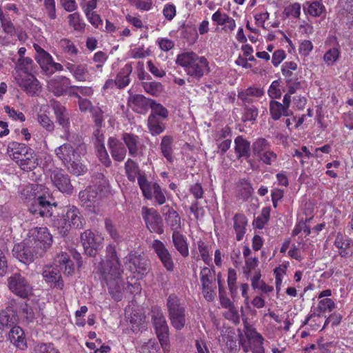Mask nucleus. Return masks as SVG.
<instances>
[{"label": "nucleus", "instance_id": "1", "mask_svg": "<svg viewBox=\"0 0 353 353\" xmlns=\"http://www.w3.org/2000/svg\"><path fill=\"white\" fill-rule=\"evenodd\" d=\"M38 187L39 185L37 184L25 186L21 190V197L29 201L33 199V202L29 208V211L32 215L36 217L51 216L52 206L56 207L57 203L55 202L52 203L50 201V198L46 195L36 196L34 191L37 190Z\"/></svg>", "mask_w": 353, "mask_h": 353}, {"label": "nucleus", "instance_id": "2", "mask_svg": "<svg viewBox=\"0 0 353 353\" xmlns=\"http://www.w3.org/2000/svg\"><path fill=\"white\" fill-rule=\"evenodd\" d=\"M98 270L103 278H117L121 275L123 270L115 245L110 244L106 247L105 260L101 261Z\"/></svg>", "mask_w": 353, "mask_h": 353}, {"label": "nucleus", "instance_id": "3", "mask_svg": "<svg viewBox=\"0 0 353 353\" xmlns=\"http://www.w3.org/2000/svg\"><path fill=\"white\" fill-rule=\"evenodd\" d=\"M166 306L172 326L176 330H181L186 322V310L180 299L176 294H171L167 299Z\"/></svg>", "mask_w": 353, "mask_h": 353}, {"label": "nucleus", "instance_id": "4", "mask_svg": "<svg viewBox=\"0 0 353 353\" xmlns=\"http://www.w3.org/2000/svg\"><path fill=\"white\" fill-rule=\"evenodd\" d=\"M138 184L145 199H154L159 205L165 203L167 190L163 189L158 183L150 182L146 176H141L138 179Z\"/></svg>", "mask_w": 353, "mask_h": 353}, {"label": "nucleus", "instance_id": "5", "mask_svg": "<svg viewBox=\"0 0 353 353\" xmlns=\"http://www.w3.org/2000/svg\"><path fill=\"white\" fill-rule=\"evenodd\" d=\"M30 235L27 238L36 250V253L42 256L50 248L52 243V236L47 228H35L30 232Z\"/></svg>", "mask_w": 353, "mask_h": 353}, {"label": "nucleus", "instance_id": "6", "mask_svg": "<svg viewBox=\"0 0 353 353\" xmlns=\"http://www.w3.org/2000/svg\"><path fill=\"white\" fill-rule=\"evenodd\" d=\"M8 286L12 292L21 298L25 299L32 294V285L19 272L14 273L8 278Z\"/></svg>", "mask_w": 353, "mask_h": 353}, {"label": "nucleus", "instance_id": "7", "mask_svg": "<svg viewBox=\"0 0 353 353\" xmlns=\"http://www.w3.org/2000/svg\"><path fill=\"white\" fill-rule=\"evenodd\" d=\"M12 252L14 257L25 264L32 263L35 257H41L39 254L36 253V250L27 239L15 244Z\"/></svg>", "mask_w": 353, "mask_h": 353}, {"label": "nucleus", "instance_id": "8", "mask_svg": "<svg viewBox=\"0 0 353 353\" xmlns=\"http://www.w3.org/2000/svg\"><path fill=\"white\" fill-rule=\"evenodd\" d=\"M84 254L87 256L94 257L97 252L102 248L103 238L95 234L92 230H87L81 235Z\"/></svg>", "mask_w": 353, "mask_h": 353}, {"label": "nucleus", "instance_id": "9", "mask_svg": "<svg viewBox=\"0 0 353 353\" xmlns=\"http://www.w3.org/2000/svg\"><path fill=\"white\" fill-rule=\"evenodd\" d=\"M152 319L158 339L162 347L165 349L168 345L169 332V328L165 318L161 310H157L153 311Z\"/></svg>", "mask_w": 353, "mask_h": 353}, {"label": "nucleus", "instance_id": "10", "mask_svg": "<svg viewBox=\"0 0 353 353\" xmlns=\"http://www.w3.org/2000/svg\"><path fill=\"white\" fill-rule=\"evenodd\" d=\"M143 219L147 228L151 232L161 234L163 232V220L157 210L153 208L143 207L141 209Z\"/></svg>", "mask_w": 353, "mask_h": 353}, {"label": "nucleus", "instance_id": "11", "mask_svg": "<svg viewBox=\"0 0 353 353\" xmlns=\"http://www.w3.org/2000/svg\"><path fill=\"white\" fill-rule=\"evenodd\" d=\"M121 141L128 151L129 155L133 158L143 155L145 149L141 138L132 132H123Z\"/></svg>", "mask_w": 353, "mask_h": 353}, {"label": "nucleus", "instance_id": "12", "mask_svg": "<svg viewBox=\"0 0 353 353\" xmlns=\"http://www.w3.org/2000/svg\"><path fill=\"white\" fill-rule=\"evenodd\" d=\"M50 177L53 185L61 192L68 194L72 192V185L69 176L65 172L58 168L50 170Z\"/></svg>", "mask_w": 353, "mask_h": 353}, {"label": "nucleus", "instance_id": "13", "mask_svg": "<svg viewBox=\"0 0 353 353\" xmlns=\"http://www.w3.org/2000/svg\"><path fill=\"white\" fill-rule=\"evenodd\" d=\"M15 80L17 85L28 95L34 96L41 92L40 83L33 74H18L15 77Z\"/></svg>", "mask_w": 353, "mask_h": 353}, {"label": "nucleus", "instance_id": "14", "mask_svg": "<svg viewBox=\"0 0 353 353\" xmlns=\"http://www.w3.org/2000/svg\"><path fill=\"white\" fill-rule=\"evenodd\" d=\"M50 106L54 112L56 122L62 127L63 130L70 128V111L59 101L52 99L50 101Z\"/></svg>", "mask_w": 353, "mask_h": 353}, {"label": "nucleus", "instance_id": "15", "mask_svg": "<svg viewBox=\"0 0 353 353\" xmlns=\"http://www.w3.org/2000/svg\"><path fill=\"white\" fill-rule=\"evenodd\" d=\"M209 63L205 57H200L193 65L186 72L188 81L192 83L199 81L205 74L209 72Z\"/></svg>", "mask_w": 353, "mask_h": 353}, {"label": "nucleus", "instance_id": "16", "mask_svg": "<svg viewBox=\"0 0 353 353\" xmlns=\"http://www.w3.org/2000/svg\"><path fill=\"white\" fill-rule=\"evenodd\" d=\"M79 197L82 205L89 212L93 214H98L100 210L97 199L98 193L95 190L88 188L81 191L79 194Z\"/></svg>", "mask_w": 353, "mask_h": 353}, {"label": "nucleus", "instance_id": "17", "mask_svg": "<svg viewBox=\"0 0 353 353\" xmlns=\"http://www.w3.org/2000/svg\"><path fill=\"white\" fill-rule=\"evenodd\" d=\"M152 248L154 249L155 253L158 256V258L167 271H173L174 264L172 260V256L169 250L165 248V245L161 241L156 239L153 241Z\"/></svg>", "mask_w": 353, "mask_h": 353}, {"label": "nucleus", "instance_id": "18", "mask_svg": "<svg viewBox=\"0 0 353 353\" xmlns=\"http://www.w3.org/2000/svg\"><path fill=\"white\" fill-rule=\"evenodd\" d=\"M154 99L146 98L143 94L130 95L128 98V105L132 110L139 114H145L150 108Z\"/></svg>", "mask_w": 353, "mask_h": 353}, {"label": "nucleus", "instance_id": "19", "mask_svg": "<svg viewBox=\"0 0 353 353\" xmlns=\"http://www.w3.org/2000/svg\"><path fill=\"white\" fill-rule=\"evenodd\" d=\"M71 84V80L65 76H57L48 82V89L54 96H65V91Z\"/></svg>", "mask_w": 353, "mask_h": 353}, {"label": "nucleus", "instance_id": "20", "mask_svg": "<svg viewBox=\"0 0 353 353\" xmlns=\"http://www.w3.org/2000/svg\"><path fill=\"white\" fill-rule=\"evenodd\" d=\"M108 146L112 159L118 162L123 161L127 154V149L123 142L114 137L108 140Z\"/></svg>", "mask_w": 353, "mask_h": 353}, {"label": "nucleus", "instance_id": "21", "mask_svg": "<svg viewBox=\"0 0 353 353\" xmlns=\"http://www.w3.org/2000/svg\"><path fill=\"white\" fill-rule=\"evenodd\" d=\"M42 275L50 287L63 289L64 283L59 269L54 267H47L43 270Z\"/></svg>", "mask_w": 353, "mask_h": 353}, {"label": "nucleus", "instance_id": "22", "mask_svg": "<svg viewBox=\"0 0 353 353\" xmlns=\"http://www.w3.org/2000/svg\"><path fill=\"white\" fill-rule=\"evenodd\" d=\"M161 212L165 218L166 223L172 231L181 228V221L179 213L168 205H165L161 209Z\"/></svg>", "mask_w": 353, "mask_h": 353}, {"label": "nucleus", "instance_id": "23", "mask_svg": "<svg viewBox=\"0 0 353 353\" xmlns=\"http://www.w3.org/2000/svg\"><path fill=\"white\" fill-rule=\"evenodd\" d=\"M125 259L129 262V269L131 272H137L142 275L147 272L148 265V260L145 258L141 255L137 256L130 253Z\"/></svg>", "mask_w": 353, "mask_h": 353}, {"label": "nucleus", "instance_id": "24", "mask_svg": "<svg viewBox=\"0 0 353 353\" xmlns=\"http://www.w3.org/2000/svg\"><path fill=\"white\" fill-rule=\"evenodd\" d=\"M246 338L250 344H251V351L252 353H265L263 347V337L258 333L254 329H249L245 332Z\"/></svg>", "mask_w": 353, "mask_h": 353}, {"label": "nucleus", "instance_id": "25", "mask_svg": "<svg viewBox=\"0 0 353 353\" xmlns=\"http://www.w3.org/2000/svg\"><path fill=\"white\" fill-rule=\"evenodd\" d=\"M234 152L238 159H248L251 155L250 143L242 136H237L234 139Z\"/></svg>", "mask_w": 353, "mask_h": 353}, {"label": "nucleus", "instance_id": "26", "mask_svg": "<svg viewBox=\"0 0 353 353\" xmlns=\"http://www.w3.org/2000/svg\"><path fill=\"white\" fill-rule=\"evenodd\" d=\"M121 277V275L117 278H103L108 286L110 295L117 301H121L123 297V285Z\"/></svg>", "mask_w": 353, "mask_h": 353}, {"label": "nucleus", "instance_id": "27", "mask_svg": "<svg viewBox=\"0 0 353 353\" xmlns=\"http://www.w3.org/2000/svg\"><path fill=\"white\" fill-rule=\"evenodd\" d=\"M71 228L81 229L83 226L84 219L79 210L74 205L68 208L63 214Z\"/></svg>", "mask_w": 353, "mask_h": 353}, {"label": "nucleus", "instance_id": "28", "mask_svg": "<svg viewBox=\"0 0 353 353\" xmlns=\"http://www.w3.org/2000/svg\"><path fill=\"white\" fill-rule=\"evenodd\" d=\"M54 153L63 165H67L77 156L75 150L70 143H63L57 147Z\"/></svg>", "mask_w": 353, "mask_h": 353}, {"label": "nucleus", "instance_id": "29", "mask_svg": "<svg viewBox=\"0 0 353 353\" xmlns=\"http://www.w3.org/2000/svg\"><path fill=\"white\" fill-rule=\"evenodd\" d=\"M50 218L51 225L54 228L61 236H65L68 234L70 230L71 229L70 225L68 223L64 214L46 216Z\"/></svg>", "mask_w": 353, "mask_h": 353}, {"label": "nucleus", "instance_id": "30", "mask_svg": "<svg viewBox=\"0 0 353 353\" xmlns=\"http://www.w3.org/2000/svg\"><path fill=\"white\" fill-rule=\"evenodd\" d=\"M172 239L176 250L182 256L187 257L189 255V249L186 237L178 230L173 231Z\"/></svg>", "mask_w": 353, "mask_h": 353}, {"label": "nucleus", "instance_id": "31", "mask_svg": "<svg viewBox=\"0 0 353 353\" xmlns=\"http://www.w3.org/2000/svg\"><path fill=\"white\" fill-rule=\"evenodd\" d=\"M199 57L200 56L192 51L183 52L177 55L176 63L183 68L186 72L199 60Z\"/></svg>", "mask_w": 353, "mask_h": 353}, {"label": "nucleus", "instance_id": "32", "mask_svg": "<svg viewBox=\"0 0 353 353\" xmlns=\"http://www.w3.org/2000/svg\"><path fill=\"white\" fill-rule=\"evenodd\" d=\"M33 47L36 51L35 59L37 63L43 70H50V65L53 60L52 56L37 43H34Z\"/></svg>", "mask_w": 353, "mask_h": 353}, {"label": "nucleus", "instance_id": "33", "mask_svg": "<svg viewBox=\"0 0 353 353\" xmlns=\"http://www.w3.org/2000/svg\"><path fill=\"white\" fill-rule=\"evenodd\" d=\"M233 221L234 230L236 233V241H240L243 239L246 232L248 219L243 214L236 213L233 217Z\"/></svg>", "mask_w": 353, "mask_h": 353}, {"label": "nucleus", "instance_id": "34", "mask_svg": "<svg viewBox=\"0 0 353 353\" xmlns=\"http://www.w3.org/2000/svg\"><path fill=\"white\" fill-rule=\"evenodd\" d=\"M173 141L174 139L170 135H165L162 137L160 143V150L161 154L166 159L169 163H173Z\"/></svg>", "mask_w": 353, "mask_h": 353}, {"label": "nucleus", "instance_id": "35", "mask_svg": "<svg viewBox=\"0 0 353 353\" xmlns=\"http://www.w3.org/2000/svg\"><path fill=\"white\" fill-rule=\"evenodd\" d=\"M7 150L12 159H19V155H23L24 153L33 154L34 150L25 143L12 141L8 143Z\"/></svg>", "mask_w": 353, "mask_h": 353}, {"label": "nucleus", "instance_id": "36", "mask_svg": "<svg viewBox=\"0 0 353 353\" xmlns=\"http://www.w3.org/2000/svg\"><path fill=\"white\" fill-rule=\"evenodd\" d=\"M21 312L23 317L28 323H32L39 316L40 308L36 303L25 302L21 305Z\"/></svg>", "mask_w": 353, "mask_h": 353}, {"label": "nucleus", "instance_id": "37", "mask_svg": "<svg viewBox=\"0 0 353 353\" xmlns=\"http://www.w3.org/2000/svg\"><path fill=\"white\" fill-rule=\"evenodd\" d=\"M125 171L128 180L134 182L141 176H145L139 169V165L132 159H128L125 163Z\"/></svg>", "mask_w": 353, "mask_h": 353}, {"label": "nucleus", "instance_id": "38", "mask_svg": "<svg viewBox=\"0 0 353 353\" xmlns=\"http://www.w3.org/2000/svg\"><path fill=\"white\" fill-rule=\"evenodd\" d=\"M165 119H161L151 116L148 118V128L152 136H157L166 129Z\"/></svg>", "mask_w": 353, "mask_h": 353}, {"label": "nucleus", "instance_id": "39", "mask_svg": "<svg viewBox=\"0 0 353 353\" xmlns=\"http://www.w3.org/2000/svg\"><path fill=\"white\" fill-rule=\"evenodd\" d=\"M132 72V66L131 63L125 64L124 67L121 69L115 79L116 86L118 88L122 89L128 85L130 83L129 76Z\"/></svg>", "mask_w": 353, "mask_h": 353}, {"label": "nucleus", "instance_id": "40", "mask_svg": "<svg viewBox=\"0 0 353 353\" xmlns=\"http://www.w3.org/2000/svg\"><path fill=\"white\" fill-rule=\"evenodd\" d=\"M303 10L305 14L312 17H320L323 13H325L326 10L325 6L321 1H307L303 5Z\"/></svg>", "mask_w": 353, "mask_h": 353}, {"label": "nucleus", "instance_id": "41", "mask_svg": "<svg viewBox=\"0 0 353 353\" xmlns=\"http://www.w3.org/2000/svg\"><path fill=\"white\" fill-rule=\"evenodd\" d=\"M270 112L274 121L279 120L282 116L288 117L292 114L291 111L286 110L281 103L274 100H271L270 102Z\"/></svg>", "mask_w": 353, "mask_h": 353}, {"label": "nucleus", "instance_id": "42", "mask_svg": "<svg viewBox=\"0 0 353 353\" xmlns=\"http://www.w3.org/2000/svg\"><path fill=\"white\" fill-rule=\"evenodd\" d=\"M29 155L30 157H26V159L17 160V164L26 172H30L35 169L39 165L37 155L34 150H33V154Z\"/></svg>", "mask_w": 353, "mask_h": 353}, {"label": "nucleus", "instance_id": "43", "mask_svg": "<svg viewBox=\"0 0 353 353\" xmlns=\"http://www.w3.org/2000/svg\"><path fill=\"white\" fill-rule=\"evenodd\" d=\"M222 341L225 343V353H237L239 345L237 344L236 336L234 333L222 336Z\"/></svg>", "mask_w": 353, "mask_h": 353}, {"label": "nucleus", "instance_id": "44", "mask_svg": "<svg viewBox=\"0 0 353 353\" xmlns=\"http://www.w3.org/2000/svg\"><path fill=\"white\" fill-rule=\"evenodd\" d=\"M271 148L270 142L265 138L259 137L256 139L252 143V149L253 154L258 158Z\"/></svg>", "mask_w": 353, "mask_h": 353}, {"label": "nucleus", "instance_id": "45", "mask_svg": "<svg viewBox=\"0 0 353 353\" xmlns=\"http://www.w3.org/2000/svg\"><path fill=\"white\" fill-rule=\"evenodd\" d=\"M238 187L239 195L244 201L248 200L253 194L254 189L251 183L245 179L239 181Z\"/></svg>", "mask_w": 353, "mask_h": 353}, {"label": "nucleus", "instance_id": "46", "mask_svg": "<svg viewBox=\"0 0 353 353\" xmlns=\"http://www.w3.org/2000/svg\"><path fill=\"white\" fill-rule=\"evenodd\" d=\"M259 114L258 108L252 104L243 105V112L241 120L243 122L254 121Z\"/></svg>", "mask_w": 353, "mask_h": 353}, {"label": "nucleus", "instance_id": "47", "mask_svg": "<svg viewBox=\"0 0 353 353\" xmlns=\"http://www.w3.org/2000/svg\"><path fill=\"white\" fill-rule=\"evenodd\" d=\"M151 113L149 116L166 119L168 117L169 112L162 104L157 103L153 100L150 106Z\"/></svg>", "mask_w": 353, "mask_h": 353}, {"label": "nucleus", "instance_id": "48", "mask_svg": "<svg viewBox=\"0 0 353 353\" xmlns=\"http://www.w3.org/2000/svg\"><path fill=\"white\" fill-rule=\"evenodd\" d=\"M336 9L340 16L353 15V0H339Z\"/></svg>", "mask_w": 353, "mask_h": 353}, {"label": "nucleus", "instance_id": "49", "mask_svg": "<svg viewBox=\"0 0 353 353\" xmlns=\"http://www.w3.org/2000/svg\"><path fill=\"white\" fill-rule=\"evenodd\" d=\"M68 170L75 175H80L86 171L85 166L83 165L78 159L77 156L67 165H64Z\"/></svg>", "mask_w": 353, "mask_h": 353}, {"label": "nucleus", "instance_id": "50", "mask_svg": "<svg viewBox=\"0 0 353 353\" xmlns=\"http://www.w3.org/2000/svg\"><path fill=\"white\" fill-rule=\"evenodd\" d=\"M34 65L33 60L29 57L19 58L17 61V68L24 72L23 75L32 74Z\"/></svg>", "mask_w": 353, "mask_h": 353}, {"label": "nucleus", "instance_id": "51", "mask_svg": "<svg viewBox=\"0 0 353 353\" xmlns=\"http://www.w3.org/2000/svg\"><path fill=\"white\" fill-rule=\"evenodd\" d=\"M65 138L70 143H73L78 146V148L81 150H86V145L83 143L82 137L74 132H70V130H64Z\"/></svg>", "mask_w": 353, "mask_h": 353}, {"label": "nucleus", "instance_id": "52", "mask_svg": "<svg viewBox=\"0 0 353 353\" xmlns=\"http://www.w3.org/2000/svg\"><path fill=\"white\" fill-rule=\"evenodd\" d=\"M201 283L202 288L209 290V287L212 286L213 275L212 270L207 267L201 269L200 272Z\"/></svg>", "mask_w": 353, "mask_h": 353}, {"label": "nucleus", "instance_id": "53", "mask_svg": "<svg viewBox=\"0 0 353 353\" xmlns=\"http://www.w3.org/2000/svg\"><path fill=\"white\" fill-rule=\"evenodd\" d=\"M270 216V208H263L261 214L254 219L253 224L258 229H263L268 222Z\"/></svg>", "mask_w": 353, "mask_h": 353}, {"label": "nucleus", "instance_id": "54", "mask_svg": "<svg viewBox=\"0 0 353 353\" xmlns=\"http://www.w3.org/2000/svg\"><path fill=\"white\" fill-rule=\"evenodd\" d=\"M142 86L147 93L155 97L162 91L161 83L156 81L143 82Z\"/></svg>", "mask_w": 353, "mask_h": 353}, {"label": "nucleus", "instance_id": "55", "mask_svg": "<svg viewBox=\"0 0 353 353\" xmlns=\"http://www.w3.org/2000/svg\"><path fill=\"white\" fill-rule=\"evenodd\" d=\"M23 336V331L19 326L12 327L9 332L10 341L13 343H17V345H19V343H23L24 337Z\"/></svg>", "mask_w": 353, "mask_h": 353}, {"label": "nucleus", "instance_id": "56", "mask_svg": "<svg viewBox=\"0 0 353 353\" xmlns=\"http://www.w3.org/2000/svg\"><path fill=\"white\" fill-rule=\"evenodd\" d=\"M70 26H72L75 30H84L85 24L81 19L78 12L70 14L68 17Z\"/></svg>", "mask_w": 353, "mask_h": 353}, {"label": "nucleus", "instance_id": "57", "mask_svg": "<svg viewBox=\"0 0 353 353\" xmlns=\"http://www.w3.org/2000/svg\"><path fill=\"white\" fill-rule=\"evenodd\" d=\"M57 262L59 263V266L61 269L64 268L65 272L68 274H70L72 271V263L70 260L69 256L67 253H61L58 256Z\"/></svg>", "mask_w": 353, "mask_h": 353}, {"label": "nucleus", "instance_id": "58", "mask_svg": "<svg viewBox=\"0 0 353 353\" xmlns=\"http://www.w3.org/2000/svg\"><path fill=\"white\" fill-rule=\"evenodd\" d=\"M33 353H59L52 343H39L35 345Z\"/></svg>", "mask_w": 353, "mask_h": 353}, {"label": "nucleus", "instance_id": "59", "mask_svg": "<svg viewBox=\"0 0 353 353\" xmlns=\"http://www.w3.org/2000/svg\"><path fill=\"white\" fill-rule=\"evenodd\" d=\"M263 163L271 165L277 160V154L270 148L257 158Z\"/></svg>", "mask_w": 353, "mask_h": 353}, {"label": "nucleus", "instance_id": "60", "mask_svg": "<svg viewBox=\"0 0 353 353\" xmlns=\"http://www.w3.org/2000/svg\"><path fill=\"white\" fill-rule=\"evenodd\" d=\"M97 156L99 161L106 168H109L112 165V161L109 157L105 146L96 148Z\"/></svg>", "mask_w": 353, "mask_h": 353}, {"label": "nucleus", "instance_id": "61", "mask_svg": "<svg viewBox=\"0 0 353 353\" xmlns=\"http://www.w3.org/2000/svg\"><path fill=\"white\" fill-rule=\"evenodd\" d=\"M340 55V52L338 48H333L327 50L324 56L323 59L327 65H332L335 61H337Z\"/></svg>", "mask_w": 353, "mask_h": 353}, {"label": "nucleus", "instance_id": "62", "mask_svg": "<svg viewBox=\"0 0 353 353\" xmlns=\"http://www.w3.org/2000/svg\"><path fill=\"white\" fill-rule=\"evenodd\" d=\"M39 124L48 132H53L54 130V123L50 118L45 114H39L37 117Z\"/></svg>", "mask_w": 353, "mask_h": 353}, {"label": "nucleus", "instance_id": "63", "mask_svg": "<svg viewBox=\"0 0 353 353\" xmlns=\"http://www.w3.org/2000/svg\"><path fill=\"white\" fill-rule=\"evenodd\" d=\"M283 12L288 17L299 18L301 14V4L297 2L292 3L285 8Z\"/></svg>", "mask_w": 353, "mask_h": 353}, {"label": "nucleus", "instance_id": "64", "mask_svg": "<svg viewBox=\"0 0 353 353\" xmlns=\"http://www.w3.org/2000/svg\"><path fill=\"white\" fill-rule=\"evenodd\" d=\"M88 73V70L87 65L85 64H79L77 65L73 77L78 81H85L86 74Z\"/></svg>", "mask_w": 353, "mask_h": 353}]
</instances>
